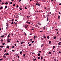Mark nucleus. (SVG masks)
<instances>
[{"mask_svg":"<svg viewBox=\"0 0 61 61\" xmlns=\"http://www.w3.org/2000/svg\"><path fill=\"white\" fill-rule=\"evenodd\" d=\"M43 59V57L41 56V60H42Z\"/></svg>","mask_w":61,"mask_h":61,"instance_id":"20e7f679","label":"nucleus"},{"mask_svg":"<svg viewBox=\"0 0 61 61\" xmlns=\"http://www.w3.org/2000/svg\"><path fill=\"white\" fill-rule=\"evenodd\" d=\"M5 43H2V45H5Z\"/></svg>","mask_w":61,"mask_h":61,"instance_id":"c9c22d12","label":"nucleus"},{"mask_svg":"<svg viewBox=\"0 0 61 61\" xmlns=\"http://www.w3.org/2000/svg\"><path fill=\"white\" fill-rule=\"evenodd\" d=\"M7 8V6H5V8L6 9Z\"/></svg>","mask_w":61,"mask_h":61,"instance_id":"412c9836","label":"nucleus"},{"mask_svg":"<svg viewBox=\"0 0 61 61\" xmlns=\"http://www.w3.org/2000/svg\"><path fill=\"white\" fill-rule=\"evenodd\" d=\"M4 4H5V3H4V2H3V3H2V5H4Z\"/></svg>","mask_w":61,"mask_h":61,"instance_id":"393cba45","label":"nucleus"},{"mask_svg":"<svg viewBox=\"0 0 61 61\" xmlns=\"http://www.w3.org/2000/svg\"><path fill=\"white\" fill-rule=\"evenodd\" d=\"M12 2H10V4L12 5Z\"/></svg>","mask_w":61,"mask_h":61,"instance_id":"c03bdc74","label":"nucleus"},{"mask_svg":"<svg viewBox=\"0 0 61 61\" xmlns=\"http://www.w3.org/2000/svg\"><path fill=\"white\" fill-rule=\"evenodd\" d=\"M14 46H16V44H14Z\"/></svg>","mask_w":61,"mask_h":61,"instance_id":"4c0bfd02","label":"nucleus"},{"mask_svg":"<svg viewBox=\"0 0 61 61\" xmlns=\"http://www.w3.org/2000/svg\"><path fill=\"white\" fill-rule=\"evenodd\" d=\"M34 29H31L32 30H34Z\"/></svg>","mask_w":61,"mask_h":61,"instance_id":"09e8293b","label":"nucleus"},{"mask_svg":"<svg viewBox=\"0 0 61 61\" xmlns=\"http://www.w3.org/2000/svg\"><path fill=\"white\" fill-rule=\"evenodd\" d=\"M47 38H48V39H49V36H48L47 37Z\"/></svg>","mask_w":61,"mask_h":61,"instance_id":"ddd939ff","label":"nucleus"},{"mask_svg":"<svg viewBox=\"0 0 61 61\" xmlns=\"http://www.w3.org/2000/svg\"><path fill=\"white\" fill-rule=\"evenodd\" d=\"M40 57H38V59H40Z\"/></svg>","mask_w":61,"mask_h":61,"instance_id":"774afa93","label":"nucleus"},{"mask_svg":"<svg viewBox=\"0 0 61 61\" xmlns=\"http://www.w3.org/2000/svg\"><path fill=\"white\" fill-rule=\"evenodd\" d=\"M7 42H10V41H9V40H7Z\"/></svg>","mask_w":61,"mask_h":61,"instance_id":"c756f323","label":"nucleus"},{"mask_svg":"<svg viewBox=\"0 0 61 61\" xmlns=\"http://www.w3.org/2000/svg\"><path fill=\"white\" fill-rule=\"evenodd\" d=\"M9 37H10L9 35H8V38H9Z\"/></svg>","mask_w":61,"mask_h":61,"instance_id":"a18cd8bd","label":"nucleus"},{"mask_svg":"<svg viewBox=\"0 0 61 61\" xmlns=\"http://www.w3.org/2000/svg\"><path fill=\"white\" fill-rule=\"evenodd\" d=\"M58 19H60V16H58Z\"/></svg>","mask_w":61,"mask_h":61,"instance_id":"473e14b6","label":"nucleus"},{"mask_svg":"<svg viewBox=\"0 0 61 61\" xmlns=\"http://www.w3.org/2000/svg\"><path fill=\"white\" fill-rule=\"evenodd\" d=\"M4 47V46H0V47H1V48H2L3 47Z\"/></svg>","mask_w":61,"mask_h":61,"instance_id":"1a4fd4ad","label":"nucleus"},{"mask_svg":"<svg viewBox=\"0 0 61 61\" xmlns=\"http://www.w3.org/2000/svg\"><path fill=\"white\" fill-rule=\"evenodd\" d=\"M59 14H61V13H60V12H59Z\"/></svg>","mask_w":61,"mask_h":61,"instance_id":"603ef678","label":"nucleus"},{"mask_svg":"<svg viewBox=\"0 0 61 61\" xmlns=\"http://www.w3.org/2000/svg\"><path fill=\"white\" fill-rule=\"evenodd\" d=\"M24 35H25V36H26V33H25L24 34Z\"/></svg>","mask_w":61,"mask_h":61,"instance_id":"a19ab883","label":"nucleus"},{"mask_svg":"<svg viewBox=\"0 0 61 61\" xmlns=\"http://www.w3.org/2000/svg\"><path fill=\"white\" fill-rule=\"evenodd\" d=\"M54 39H56V36H55L54 38H53Z\"/></svg>","mask_w":61,"mask_h":61,"instance_id":"9d476101","label":"nucleus"},{"mask_svg":"<svg viewBox=\"0 0 61 61\" xmlns=\"http://www.w3.org/2000/svg\"><path fill=\"white\" fill-rule=\"evenodd\" d=\"M4 56H5L6 55V53H5L4 54Z\"/></svg>","mask_w":61,"mask_h":61,"instance_id":"49530a36","label":"nucleus"},{"mask_svg":"<svg viewBox=\"0 0 61 61\" xmlns=\"http://www.w3.org/2000/svg\"><path fill=\"white\" fill-rule=\"evenodd\" d=\"M7 40H11V39H9V38H8L7 39Z\"/></svg>","mask_w":61,"mask_h":61,"instance_id":"2eb2a0df","label":"nucleus"},{"mask_svg":"<svg viewBox=\"0 0 61 61\" xmlns=\"http://www.w3.org/2000/svg\"><path fill=\"white\" fill-rule=\"evenodd\" d=\"M15 25H17V23H15Z\"/></svg>","mask_w":61,"mask_h":61,"instance_id":"680f3d73","label":"nucleus"},{"mask_svg":"<svg viewBox=\"0 0 61 61\" xmlns=\"http://www.w3.org/2000/svg\"><path fill=\"white\" fill-rule=\"evenodd\" d=\"M55 30H56V31H58V29H55Z\"/></svg>","mask_w":61,"mask_h":61,"instance_id":"4468645a","label":"nucleus"},{"mask_svg":"<svg viewBox=\"0 0 61 61\" xmlns=\"http://www.w3.org/2000/svg\"><path fill=\"white\" fill-rule=\"evenodd\" d=\"M40 53H38V56H40Z\"/></svg>","mask_w":61,"mask_h":61,"instance_id":"f704fd0d","label":"nucleus"},{"mask_svg":"<svg viewBox=\"0 0 61 61\" xmlns=\"http://www.w3.org/2000/svg\"><path fill=\"white\" fill-rule=\"evenodd\" d=\"M18 58H19V56H18Z\"/></svg>","mask_w":61,"mask_h":61,"instance_id":"8fccbe9b","label":"nucleus"},{"mask_svg":"<svg viewBox=\"0 0 61 61\" xmlns=\"http://www.w3.org/2000/svg\"><path fill=\"white\" fill-rule=\"evenodd\" d=\"M34 41H32L31 43H34Z\"/></svg>","mask_w":61,"mask_h":61,"instance_id":"7c9ffc66","label":"nucleus"},{"mask_svg":"<svg viewBox=\"0 0 61 61\" xmlns=\"http://www.w3.org/2000/svg\"><path fill=\"white\" fill-rule=\"evenodd\" d=\"M20 54H22V51H21L20 52Z\"/></svg>","mask_w":61,"mask_h":61,"instance_id":"c85d7f7f","label":"nucleus"},{"mask_svg":"<svg viewBox=\"0 0 61 61\" xmlns=\"http://www.w3.org/2000/svg\"><path fill=\"white\" fill-rule=\"evenodd\" d=\"M49 54H51V52H49Z\"/></svg>","mask_w":61,"mask_h":61,"instance_id":"37998d69","label":"nucleus"},{"mask_svg":"<svg viewBox=\"0 0 61 61\" xmlns=\"http://www.w3.org/2000/svg\"><path fill=\"white\" fill-rule=\"evenodd\" d=\"M37 37V36H36L35 35L34 36V39H35Z\"/></svg>","mask_w":61,"mask_h":61,"instance_id":"f257e3e1","label":"nucleus"},{"mask_svg":"<svg viewBox=\"0 0 61 61\" xmlns=\"http://www.w3.org/2000/svg\"><path fill=\"white\" fill-rule=\"evenodd\" d=\"M8 2H6L5 3V4H6V5H8Z\"/></svg>","mask_w":61,"mask_h":61,"instance_id":"f8f14e48","label":"nucleus"},{"mask_svg":"<svg viewBox=\"0 0 61 61\" xmlns=\"http://www.w3.org/2000/svg\"><path fill=\"white\" fill-rule=\"evenodd\" d=\"M55 52H56V51H53V53H55Z\"/></svg>","mask_w":61,"mask_h":61,"instance_id":"3c124183","label":"nucleus"},{"mask_svg":"<svg viewBox=\"0 0 61 61\" xmlns=\"http://www.w3.org/2000/svg\"><path fill=\"white\" fill-rule=\"evenodd\" d=\"M6 25H8V23H6Z\"/></svg>","mask_w":61,"mask_h":61,"instance_id":"0e129e2a","label":"nucleus"},{"mask_svg":"<svg viewBox=\"0 0 61 61\" xmlns=\"http://www.w3.org/2000/svg\"><path fill=\"white\" fill-rule=\"evenodd\" d=\"M3 8V7H1L0 8V9H1V10Z\"/></svg>","mask_w":61,"mask_h":61,"instance_id":"5701e85b","label":"nucleus"},{"mask_svg":"<svg viewBox=\"0 0 61 61\" xmlns=\"http://www.w3.org/2000/svg\"><path fill=\"white\" fill-rule=\"evenodd\" d=\"M55 48V46H53V49H54Z\"/></svg>","mask_w":61,"mask_h":61,"instance_id":"f3484780","label":"nucleus"},{"mask_svg":"<svg viewBox=\"0 0 61 61\" xmlns=\"http://www.w3.org/2000/svg\"><path fill=\"white\" fill-rule=\"evenodd\" d=\"M12 22H13V21H14V19H12Z\"/></svg>","mask_w":61,"mask_h":61,"instance_id":"a878e982","label":"nucleus"},{"mask_svg":"<svg viewBox=\"0 0 61 61\" xmlns=\"http://www.w3.org/2000/svg\"><path fill=\"white\" fill-rule=\"evenodd\" d=\"M13 5V6H15V4H14Z\"/></svg>","mask_w":61,"mask_h":61,"instance_id":"052dcab7","label":"nucleus"},{"mask_svg":"<svg viewBox=\"0 0 61 61\" xmlns=\"http://www.w3.org/2000/svg\"><path fill=\"white\" fill-rule=\"evenodd\" d=\"M47 21H48V17H47Z\"/></svg>","mask_w":61,"mask_h":61,"instance_id":"a211bd4d","label":"nucleus"},{"mask_svg":"<svg viewBox=\"0 0 61 61\" xmlns=\"http://www.w3.org/2000/svg\"><path fill=\"white\" fill-rule=\"evenodd\" d=\"M21 1V0H20L19 1V2H20Z\"/></svg>","mask_w":61,"mask_h":61,"instance_id":"de8ad7c7","label":"nucleus"},{"mask_svg":"<svg viewBox=\"0 0 61 61\" xmlns=\"http://www.w3.org/2000/svg\"><path fill=\"white\" fill-rule=\"evenodd\" d=\"M6 50H5L4 52H5H5H6Z\"/></svg>","mask_w":61,"mask_h":61,"instance_id":"4be33fe9","label":"nucleus"},{"mask_svg":"<svg viewBox=\"0 0 61 61\" xmlns=\"http://www.w3.org/2000/svg\"><path fill=\"white\" fill-rule=\"evenodd\" d=\"M3 59V58L0 59V61H1V60H2Z\"/></svg>","mask_w":61,"mask_h":61,"instance_id":"bb28decb","label":"nucleus"},{"mask_svg":"<svg viewBox=\"0 0 61 61\" xmlns=\"http://www.w3.org/2000/svg\"><path fill=\"white\" fill-rule=\"evenodd\" d=\"M3 57L4 58H6V56H3Z\"/></svg>","mask_w":61,"mask_h":61,"instance_id":"423d86ee","label":"nucleus"},{"mask_svg":"<svg viewBox=\"0 0 61 61\" xmlns=\"http://www.w3.org/2000/svg\"><path fill=\"white\" fill-rule=\"evenodd\" d=\"M9 54L8 53H6V55H9Z\"/></svg>","mask_w":61,"mask_h":61,"instance_id":"b1692460","label":"nucleus"},{"mask_svg":"<svg viewBox=\"0 0 61 61\" xmlns=\"http://www.w3.org/2000/svg\"><path fill=\"white\" fill-rule=\"evenodd\" d=\"M13 24H14V23H13V21H12V23H11V24L12 25Z\"/></svg>","mask_w":61,"mask_h":61,"instance_id":"72a5a7b5","label":"nucleus"},{"mask_svg":"<svg viewBox=\"0 0 61 61\" xmlns=\"http://www.w3.org/2000/svg\"><path fill=\"white\" fill-rule=\"evenodd\" d=\"M40 32H41V33H42L43 32V31H40Z\"/></svg>","mask_w":61,"mask_h":61,"instance_id":"58836bf2","label":"nucleus"},{"mask_svg":"<svg viewBox=\"0 0 61 61\" xmlns=\"http://www.w3.org/2000/svg\"><path fill=\"white\" fill-rule=\"evenodd\" d=\"M25 9H27V8H26V7H25Z\"/></svg>","mask_w":61,"mask_h":61,"instance_id":"e433bc0d","label":"nucleus"},{"mask_svg":"<svg viewBox=\"0 0 61 61\" xmlns=\"http://www.w3.org/2000/svg\"><path fill=\"white\" fill-rule=\"evenodd\" d=\"M24 42L23 41L22 42H21V44H23V43H24Z\"/></svg>","mask_w":61,"mask_h":61,"instance_id":"9b49d317","label":"nucleus"},{"mask_svg":"<svg viewBox=\"0 0 61 61\" xmlns=\"http://www.w3.org/2000/svg\"><path fill=\"white\" fill-rule=\"evenodd\" d=\"M38 6H40V4H38Z\"/></svg>","mask_w":61,"mask_h":61,"instance_id":"4d7b16f0","label":"nucleus"},{"mask_svg":"<svg viewBox=\"0 0 61 61\" xmlns=\"http://www.w3.org/2000/svg\"><path fill=\"white\" fill-rule=\"evenodd\" d=\"M43 37H44V38H46V36H45V35H44Z\"/></svg>","mask_w":61,"mask_h":61,"instance_id":"0eeeda50","label":"nucleus"},{"mask_svg":"<svg viewBox=\"0 0 61 61\" xmlns=\"http://www.w3.org/2000/svg\"><path fill=\"white\" fill-rule=\"evenodd\" d=\"M51 41H49V44H51Z\"/></svg>","mask_w":61,"mask_h":61,"instance_id":"aec40b11","label":"nucleus"},{"mask_svg":"<svg viewBox=\"0 0 61 61\" xmlns=\"http://www.w3.org/2000/svg\"><path fill=\"white\" fill-rule=\"evenodd\" d=\"M29 46H31V44H30L29 45H28Z\"/></svg>","mask_w":61,"mask_h":61,"instance_id":"6ab92c4d","label":"nucleus"},{"mask_svg":"<svg viewBox=\"0 0 61 61\" xmlns=\"http://www.w3.org/2000/svg\"><path fill=\"white\" fill-rule=\"evenodd\" d=\"M27 26H26V25L25 26V28H27Z\"/></svg>","mask_w":61,"mask_h":61,"instance_id":"7ed1b4c3","label":"nucleus"},{"mask_svg":"<svg viewBox=\"0 0 61 61\" xmlns=\"http://www.w3.org/2000/svg\"><path fill=\"white\" fill-rule=\"evenodd\" d=\"M41 51H39V53H41Z\"/></svg>","mask_w":61,"mask_h":61,"instance_id":"e2e57ef3","label":"nucleus"},{"mask_svg":"<svg viewBox=\"0 0 61 61\" xmlns=\"http://www.w3.org/2000/svg\"><path fill=\"white\" fill-rule=\"evenodd\" d=\"M61 42H59L58 43V45L59 46V45H61Z\"/></svg>","mask_w":61,"mask_h":61,"instance_id":"f03ea898","label":"nucleus"},{"mask_svg":"<svg viewBox=\"0 0 61 61\" xmlns=\"http://www.w3.org/2000/svg\"><path fill=\"white\" fill-rule=\"evenodd\" d=\"M15 21H17V20L16 19L15 20Z\"/></svg>","mask_w":61,"mask_h":61,"instance_id":"69168bd1","label":"nucleus"},{"mask_svg":"<svg viewBox=\"0 0 61 61\" xmlns=\"http://www.w3.org/2000/svg\"><path fill=\"white\" fill-rule=\"evenodd\" d=\"M49 14H51V12H50Z\"/></svg>","mask_w":61,"mask_h":61,"instance_id":"bf43d9fd","label":"nucleus"},{"mask_svg":"<svg viewBox=\"0 0 61 61\" xmlns=\"http://www.w3.org/2000/svg\"><path fill=\"white\" fill-rule=\"evenodd\" d=\"M17 42H19V41L17 40L16 41Z\"/></svg>","mask_w":61,"mask_h":61,"instance_id":"5fc2aeb1","label":"nucleus"},{"mask_svg":"<svg viewBox=\"0 0 61 61\" xmlns=\"http://www.w3.org/2000/svg\"><path fill=\"white\" fill-rule=\"evenodd\" d=\"M6 26H7V27H8V26H8V25H6Z\"/></svg>","mask_w":61,"mask_h":61,"instance_id":"ea45409f","label":"nucleus"},{"mask_svg":"<svg viewBox=\"0 0 61 61\" xmlns=\"http://www.w3.org/2000/svg\"><path fill=\"white\" fill-rule=\"evenodd\" d=\"M12 48H14V47H15V46H12Z\"/></svg>","mask_w":61,"mask_h":61,"instance_id":"79ce46f5","label":"nucleus"},{"mask_svg":"<svg viewBox=\"0 0 61 61\" xmlns=\"http://www.w3.org/2000/svg\"><path fill=\"white\" fill-rule=\"evenodd\" d=\"M59 53H60V54H61V52L60 51H59Z\"/></svg>","mask_w":61,"mask_h":61,"instance_id":"864d4df0","label":"nucleus"},{"mask_svg":"<svg viewBox=\"0 0 61 61\" xmlns=\"http://www.w3.org/2000/svg\"><path fill=\"white\" fill-rule=\"evenodd\" d=\"M16 55L17 56H18V55L17 54H16Z\"/></svg>","mask_w":61,"mask_h":61,"instance_id":"2f4dec72","label":"nucleus"},{"mask_svg":"<svg viewBox=\"0 0 61 61\" xmlns=\"http://www.w3.org/2000/svg\"><path fill=\"white\" fill-rule=\"evenodd\" d=\"M19 9L20 10H22V8H21L20 7L19 8Z\"/></svg>","mask_w":61,"mask_h":61,"instance_id":"39448f33","label":"nucleus"},{"mask_svg":"<svg viewBox=\"0 0 61 61\" xmlns=\"http://www.w3.org/2000/svg\"><path fill=\"white\" fill-rule=\"evenodd\" d=\"M28 23L29 24H30V22H29Z\"/></svg>","mask_w":61,"mask_h":61,"instance_id":"338daca9","label":"nucleus"},{"mask_svg":"<svg viewBox=\"0 0 61 61\" xmlns=\"http://www.w3.org/2000/svg\"><path fill=\"white\" fill-rule=\"evenodd\" d=\"M12 52H14V50H12Z\"/></svg>","mask_w":61,"mask_h":61,"instance_id":"6e6d98bb","label":"nucleus"},{"mask_svg":"<svg viewBox=\"0 0 61 61\" xmlns=\"http://www.w3.org/2000/svg\"><path fill=\"white\" fill-rule=\"evenodd\" d=\"M36 59H37L36 58H35V59H33V61H35V60H36Z\"/></svg>","mask_w":61,"mask_h":61,"instance_id":"6e6552de","label":"nucleus"},{"mask_svg":"<svg viewBox=\"0 0 61 61\" xmlns=\"http://www.w3.org/2000/svg\"><path fill=\"white\" fill-rule=\"evenodd\" d=\"M4 36H1V37H2V38H3V37H4Z\"/></svg>","mask_w":61,"mask_h":61,"instance_id":"cd10ccee","label":"nucleus"},{"mask_svg":"<svg viewBox=\"0 0 61 61\" xmlns=\"http://www.w3.org/2000/svg\"><path fill=\"white\" fill-rule=\"evenodd\" d=\"M59 5H61V3H60L59 4Z\"/></svg>","mask_w":61,"mask_h":61,"instance_id":"13d9d810","label":"nucleus"},{"mask_svg":"<svg viewBox=\"0 0 61 61\" xmlns=\"http://www.w3.org/2000/svg\"><path fill=\"white\" fill-rule=\"evenodd\" d=\"M9 47H10L9 46H7L6 47V48H9Z\"/></svg>","mask_w":61,"mask_h":61,"instance_id":"dca6fc26","label":"nucleus"}]
</instances>
